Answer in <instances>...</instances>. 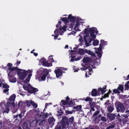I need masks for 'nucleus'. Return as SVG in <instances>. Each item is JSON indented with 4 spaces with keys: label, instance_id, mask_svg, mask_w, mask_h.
<instances>
[{
    "label": "nucleus",
    "instance_id": "nucleus-6",
    "mask_svg": "<svg viewBox=\"0 0 129 129\" xmlns=\"http://www.w3.org/2000/svg\"><path fill=\"white\" fill-rule=\"evenodd\" d=\"M11 104V102L8 101L7 103V106H6L4 102L1 103H0V111L3 113H8L9 111V108Z\"/></svg>",
    "mask_w": 129,
    "mask_h": 129
},
{
    "label": "nucleus",
    "instance_id": "nucleus-43",
    "mask_svg": "<svg viewBox=\"0 0 129 129\" xmlns=\"http://www.w3.org/2000/svg\"><path fill=\"white\" fill-rule=\"evenodd\" d=\"M52 56H50L48 58L49 59V61H51L52 62H53L54 60L52 58Z\"/></svg>",
    "mask_w": 129,
    "mask_h": 129
},
{
    "label": "nucleus",
    "instance_id": "nucleus-44",
    "mask_svg": "<svg viewBox=\"0 0 129 129\" xmlns=\"http://www.w3.org/2000/svg\"><path fill=\"white\" fill-rule=\"evenodd\" d=\"M21 61H20L17 60V62L15 64V65L16 66H18L19 64L20 63Z\"/></svg>",
    "mask_w": 129,
    "mask_h": 129
},
{
    "label": "nucleus",
    "instance_id": "nucleus-24",
    "mask_svg": "<svg viewBox=\"0 0 129 129\" xmlns=\"http://www.w3.org/2000/svg\"><path fill=\"white\" fill-rule=\"evenodd\" d=\"M49 123L51 124V125H53L54 124V122L55 121V119L53 117H50L48 119Z\"/></svg>",
    "mask_w": 129,
    "mask_h": 129
},
{
    "label": "nucleus",
    "instance_id": "nucleus-59",
    "mask_svg": "<svg viewBox=\"0 0 129 129\" xmlns=\"http://www.w3.org/2000/svg\"><path fill=\"white\" fill-rule=\"evenodd\" d=\"M123 116H124L125 118H126L128 117V115H123Z\"/></svg>",
    "mask_w": 129,
    "mask_h": 129
},
{
    "label": "nucleus",
    "instance_id": "nucleus-9",
    "mask_svg": "<svg viewBox=\"0 0 129 129\" xmlns=\"http://www.w3.org/2000/svg\"><path fill=\"white\" fill-rule=\"evenodd\" d=\"M47 117V116L46 114H43L39 112L35 116V117L36 119V122H38L40 121L41 122L44 121V119Z\"/></svg>",
    "mask_w": 129,
    "mask_h": 129
},
{
    "label": "nucleus",
    "instance_id": "nucleus-1",
    "mask_svg": "<svg viewBox=\"0 0 129 129\" xmlns=\"http://www.w3.org/2000/svg\"><path fill=\"white\" fill-rule=\"evenodd\" d=\"M88 31L90 33V35L88 33V29H84V39L85 41V45L87 47L90 45L89 44L91 43L92 41L93 40V45L95 46L98 45L99 43V41L97 40H94L96 38V36L94 35V33H97L98 31L96 28L95 27L90 28H88Z\"/></svg>",
    "mask_w": 129,
    "mask_h": 129
},
{
    "label": "nucleus",
    "instance_id": "nucleus-42",
    "mask_svg": "<svg viewBox=\"0 0 129 129\" xmlns=\"http://www.w3.org/2000/svg\"><path fill=\"white\" fill-rule=\"evenodd\" d=\"M75 57L74 55H71V59L70 60V61L73 62V61L75 59Z\"/></svg>",
    "mask_w": 129,
    "mask_h": 129
},
{
    "label": "nucleus",
    "instance_id": "nucleus-32",
    "mask_svg": "<svg viewBox=\"0 0 129 129\" xmlns=\"http://www.w3.org/2000/svg\"><path fill=\"white\" fill-rule=\"evenodd\" d=\"M82 100H84V98L83 99H82ZM85 101L87 102V101H92V99L89 97H87L86 98L85 100Z\"/></svg>",
    "mask_w": 129,
    "mask_h": 129
},
{
    "label": "nucleus",
    "instance_id": "nucleus-20",
    "mask_svg": "<svg viewBox=\"0 0 129 129\" xmlns=\"http://www.w3.org/2000/svg\"><path fill=\"white\" fill-rule=\"evenodd\" d=\"M8 78L10 82L14 83L17 81V79L15 77H8Z\"/></svg>",
    "mask_w": 129,
    "mask_h": 129
},
{
    "label": "nucleus",
    "instance_id": "nucleus-58",
    "mask_svg": "<svg viewBox=\"0 0 129 129\" xmlns=\"http://www.w3.org/2000/svg\"><path fill=\"white\" fill-rule=\"evenodd\" d=\"M69 100V98L68 97V96H67L66 98V101L67 102H68V101Z\"/></svg>",
    "mask_w": 129,
    "mask_h": 129
},
{
    "label": "nucleus",
    "instance_id": "nucleus-16",
    "mask_svg": "<svg viewBox=\"0 0 129 129\" xmlns=\"http://www.w3.org/2000/svg\"><path fill=\"white\" fill-rule=\"evenodd\" d=\"M8 70H9V71H11L12 70H18V72L17 73V74L18 73V72L20 71V70L21 69H19L17 67H12V63H9L8 64Z\"/></svg>",
    "mask_w": 129,
    "mask_h": 129
},
{
    "label": "nucleus",
    "instance_id": "nucleus-34",
    "mask_svg": "<svg viewBox=\"0 0 129 129\" xmlns=\"http://www.w3.org/2000/svg\"><path fill=\"white\" fill-rule=\"evenodd\" d=\"M115 126V124H112L111 125L108 126L106 129H110L114 128Z\"/></svg>",
    "mask_w": 129,
    "mask_h": 129
},
{
    "label": "nucleus",
    "instance_id": "nucleus-37",
    "mask_svg": "<svg viewBox=\"0 0 129 129\" xmlns=\"http://www.w3.org/2000/svg\"><path fill=\"white\" fill-rule=\"evenodd\" d=\"M69 27L68 28V30H72L73 27V25L72 24V23L71 22L69 24Z\"/></svg>",
    "mask_w": 129,
    "mask_h": 129
},
{
    "label": "nucleus",
    "instance_id": "nucleus-36",
    "mask_svg": "<svg viewBox=\"0 0 129 129\" xmlns=\"http://www.w3.org/2000/svg\"><path fill=\"white\" fill-rule=\"evenodd\" d=\"M61 103H62L63 105H65L68 104V102H67L66 100H62L61 102Z\"/></svg>",
    "mask_w": 129,
    "mask_h": 129
},
{
    "label": "nucleus",
    "instance_id": "nucleus-2",
    "mask_svg": "<svg viewBox=\"0 0 129 129\" xmlns=\"http://www.w3.org/2000/svg\"><path fill=\"white\" fill-rule=\"evenodd\" d=\"M33 70H28L27 71L23 69H20L18 73V76L19 79L20 80L23 81L22 82L21 81L19 83L23 85V87L25 86V87L28 88L29 87L26 86V84H28L27 83L30 80L31 77L32 75Z\"/></svg>",
    "mask_w": 129,
    "mask_h": 129
},
{
    "label": "nucleus",
    "instance_id": "nucleus-3",
    "mask_svg": "<svg viewBox=\"0 0 129 129\" xmlns=\"http://www.w3.org/2000/svg\"><path fill=\"white\" fill-rule=\"evenodd\" d=\"M62 21L63 22H62L59 21L58 23L56 25V27H59V30L56 29L54 31L55 35H52V36L54 37V39L56 40L58 36V34L60 35H62L63 33L66 31L67 26L66 23L67 22V20L66 18H63L62 19Z\"/></svg>",
    "mask_w": 129,
    "mask_h": 129
},
{
    "label": "nucleus",
    "instance_id": "nucleus-35",
    "mask_svg": "<svg viewBox=\"0 0 129 129\" xmlns=\"http://www.w3.org/2000/svg\"><path fill=\"white\" fill-rule=\"evenodd\" d=\"M111 91L109 90L108 93L106 94H105L104 96H103V98H105L106 97H108L109 94H110V92Z\"/></svg>",
    "mask_w": 129,
    "mask_h": 129
},
{
    "label": "nucleus",
    "instance_id": "nucleus-21",
    "mask_svg": "<svg viewBox=\"0 0 129 129\" xmlns=\"http://www.w3.org/2000/svg\"><path fill=\"white\" fill-rule=\"evenodd\" d=\"M11 105L12 107H13L14 109H12V111L13 113L16 112L18 109L17 105H15V103L14 102H13L11 103Z\"/></svg>",
    "mask_w": 129,
    "mask_h": 129
},
{
    "label": "nucleus",
    "instance_id": "nucleus-5",
    "mask_svg": "<svg viewBox=\"0 0 129 129\" xmlns=\"http://www.w3.org/2000/svg\"><path fill=\"white\" fill-rule=\"evenodd\" d=\"M48 73L49 72L47 69H44L42 68H40L37 71V73L36 75V79L39 81L41 80L44 81L45 80L46 76Z\"/></svg>",
    "mask_w": 129,
    "mask_h": 129
},
{
    "label": "nucleus",
    "instance_id": "nucleus-51",
    "mask_svg": "<svg viewBox=\"0 0 129 129\" xmlns=\"http://www.w3.org/2000/svg\"><path fill=\"white\" fill-rule=\"evenodd\" d=\"M83 37L80 36V38L79 40V41L80 42H82L83 41Z\"/></svg>",
    "mask_w": 129,
    "mask_h": 129
},
{
    "label": "nucleus",
    "instance_id": "nucleus-54",
    "mask_svg": "<svg viewBox=\"0 0 129 129\" xmlns=\"http://www.w3.org/2000/svg\"><path fill=\"white\" fill-rule=\"evenodd\" d=\"M76 52L74 50H71V53L70 54H72L73 53L74 54Z\"/></svg>",
    "mask_w": 129,
    "mask_h": 129
},
{
    "label": "nucleus",
    "instance_id": "nucleus-11",
    "mask_svg": "<svg viewBox=\"0 0 129 129\" xmlns=\"http://www.w3.org/2000/svg\"><path fill=\"white\" fill-rule=\"evenodd\" d=\"M82 65L83 67V68H81V70H84L86 69H88L89 71V72L87 71L86 72V73L85 74V76L86 77H88L87 76V74L88 75H91V74L92 73V65H90L89 67L87 66H84V64L83 63L82 64Z\"/></svg>",
    "mask_w": 129,
    "mask_h": 129
},
{
    "label": "nucleus",
    "instance_id": "nucleus-41",
    "mask_svg": "<svg viewBox=\"0 0 129 129\" xmlns=\"http://www.w3.org/2000/svg\"><path fill=\"white\" fill-rule=\"evenodd\" d=\"M118 89H115L113 90V92L115 93H119L120 92Z\"/></svg>",
    "mask_w": 129,
    "mask_h": 129
},
{
    "label": "nucleus",
    "instance_id": "nucleus-40",
    "mask_svg": "<svg viewBox=\"0 0 129 129\" xmlns=\"http://www.w3.org/2000/svg\"><path fill=\"white\" fill-rule=\"evenodd\" d=\"M31 104L33 106L34 108H36L37 107V105L33 101L31 102Z\"/></svg>",
    "mask_w": 129,
    "mask_h": 129
},
{
    "label": "nucleus",
    "instance_id": "nucleus-56",
    "mask_svg": "<svg viewBox=\"0 0 129 129\" xmlns=\"http://www.w3.org/2000/svg\"><path fill=\"white\" fill-rule=\"evenodd\" d=\"M55 129H61V127L60 126H58L56 127Z\"/></svg>",
    "mask_w": 129,
    "mask_h": 129
},
{
    "label": "nucleus",
    "instance_id": "nucleus-62",
    "mask_svg": "<svg viewBox=\"0 0 129 129\" xmlns=\"http://www.w3.org/2000/svg\"><path fill=\"white\" fill-rule=\"evenodd\" d=\"M129 79V75H128L127 76V78L126 79V80H128Z\"/></svg>",
    "mask_w": 129,
    "mask_h": 129
},
{
    "label": "nucleus",
    "instance_id": "nucleus-28",
    "mask_svg": "<svg viewBox=\"0 0 129 129\" xmlns=\"http://www.w3.org/2000/svg\"><path fill=\"white\" fill-rule=\"evenodd\" d=\"M108 111L110 112H111L114 109L113 106L112 105L108 106L107 107Z\"/></svg>",
    "mask_w": 129,
    "mask_h": 129
},
{
    "label": "nucleus",
    "instance_id": "nucleus-48",
    "mask_svg": "<svg viewBox=\"0 0 129 129\" xmlns=\"http://www.w3.org/2000/svg\"><path fill=\"white\" fill-rule=\"evenodd\" d=\"M52 105V103H46L45 104V109L46 108V107H47V106H49L50 105Z\"/></svg>",
    "mask_w": 129,
    "mask_h": 129
},
{
    "label": "nucleus",
    "instance_id": "nucleus-26",
    "mask_svg": "<svg viewBox=\"0 0 129 129\" xmlns=\"http://www.w3.org/2000/svg\"><path fill=\"white\" fill-rule=\"evenodd\" d=\"M86 53L88 54L89 55H91L92 56H94L95 55V54L92 51H91L90 50H88L86 49Z\"/></svg>",
    "mask_w": 129,
    "mask_h": 129
},
{
    "label": "nucleus",
    "instance_id": "nucleus-23",
    "mask_svg": "<svg viewBox=\"0 0 129 129\" xmlns=\"http://www.w3.org/2000/svg\"><path fill=\"white\" fill-rule=\"evenodd\" d=\"M115 116L116 115L115 114H110L108 115V117L109 119L112 120L114 119Z\"/></svg>",
    "mask_w": 129,
    "mask_h": 129
},
{
    "label": "nucleus",
    "instance_id": "nucleus-29",
    "mask_svg": "<svg viewBox=\"0 0 129 129\" xmlns=\"http://www.w3.org/2000/svg\"><path fill=\"white\" fill-rule=\"evenodd\" d=\"M91 95L92 96H95L97 95L96 90L95 89H93L92 90Z\"/></svg>",
    "mask_w": 129,
    "mask_h": 129
},
{
    "label": "nucleus",
    "instance_id": "nucleus-52",
    "mask_svg": "<svg viewBox=\"0 0 129 129\" xmlns=\"http://www.w3.org/2000/svg\"><path fill=\"white\" fill-rule=\"evenodd\" d=\"M99 113V112L98 111L95 112L94 114H93V116H95L97 115Z\"/></svg>",
    "mask_w": 129,
    "mask_h": 129
},
{
    "label": "nucleus",
    "instance_id": "nucleus-60",
    "mask_svg": "<svg viewBox=\"0 0 129 129\" xmlns=\"http://www.w3.org/2000/svg\"><path fill=\"white\" fill-rule=\"evenodd\" d=\"M2 122L1 121H0V128H1L2 126Z\"/></svg>",
    "mask_w": 129,
    "mask_h": 129
},
{
    "label": "nucleus",
    "instance_id": "nucleus-33",
    "mask_svg": "<svg viewBox=\"0 0 129 129\" xmlns=\"http://www.w3.org/2000/svg\"><path fill=\"white\" fill-rule=\"evenodd\" d=\"M117 89L118 90L122 91V92H123V87L122 85H120L118 87Z\"/></svg>",
    "mask_w": 129,
    "mask_h": 129
},
{
    "label": "nucleus",
    "instance_id": "nucleus-64",
    "mask_svg": "<svg viewBox=\"0 0 129 129\" xmlns=\"http://www.w3.org/2000/svg\"><path fill=\"white\" fill-rule=\"evenodd\" d=\"M121 118H119L118 119V121H121Z\"/></svg>",
    "mask_w": 129,
    "mask_h": 129
},
{
    "label": "nucleus",
    "instance_id": "nucleus-39",
    "mask_svg": "<svg viewBox=\"0 0 129 129\" xmlns=\"http://www.w3.org/2000/svg\"><path fill=\"white\" fill-rule=\"evenodd\" d=\"M81 106L80 105L77 107H75V109H76L78 111H80L81 110Z\"/></svg>",
    "mask_w": 129,
    "mask_h": 129
},
{
    "label": "nucleus",
    "instance_id": "nucleus-12",
    "mask_svg": "<svg viewBox=\"0 0 129 129\" xmlns=\"http://www.w3.org/2000/svg\"><path fill=\"white\" fill-rule=\"evenodd\" d=\"M26 86H28L29 87L27 88L25 87V86H24V89L25 90H27L28 92L33 93L38 91V89L37 88L32 87L29 84H26Z\"/></svg>",
    "mask_w": 129,
    "mask_h": 129
},
{
    "label": "nucleus",
    "instance_id": "nucleus-15",
    "mask_svg": "<svg viewBox=\"0 0 129 129\" xmlns=\"http://www.w3.org/2000/svg\"><path fill=\"white\" fill-rule=\"evenodd\" d=\"M2 86L4 88H5L3 91L5 93L7 92V93H8V91L9 90L8 88L9 87V86L6 83H4L0 82V87H1Z\"/></svg>",
    "mask_w": 129,
    "mask_h": 129
},
{
    "label": "nucleus",
    "instance_id": "nucleus-17",
    "mask_svg": "<svg viewBox=\"0 0 129 129\" xmlns=\"http://www.w3.org/2000/svg\"><path fill=\"white\" fill-rule=\"evenodd\" d=\"M30 123L29 121H26L23 124V129H30Z\"/></svg>",
    "mask_w": 129,
    "mask_h": 129
},
{
    "label": "nucleus",
    "instance_id": "nucleus-38",
    "mask_svg": "<svg viewBox=\"0 0 129 129\" xmlns=\"http://www.w3.org/2000/svg\"><path fill=\"white\" fill-rule=\"evenodd\" d=\"M31 102H33L32 101H26V103H27V105L28 106H30L31 104Z\"/></svg>",
    "mask_w": 129,
    "mask_h": 129
},
{
    "label": "nucleus",
    "instance_id": "nucleus-27",
    "mask_svg": "<svg viewBox=\"0 0 129 129\" xmlns=\"http://www.w3.org/2000/svg\"><path fill=\"white\" fill-rule=\"evenodd\" d=\"M15 97L16 96L15 94H13L9 98V101H14L15 100Z\"/></svg>",
    "mask_w": 129,
    "mask_h": 129
},
{
    "label": "nucleus",
    "instance_id": "nucleus-31",
    "mask_svg": "<svg viewBox=\"0 0 129 129\" xmlns=\"http://www.w3.org/2000/svg\"><path fill=\"white\" fill-rule=\"evenodd\" d=\"M100 117L101 115H99L97 116L95 119V122L97 123L99 122L100 121Z\"/></svg>",
    "mask_w": 129,
    "mask_h": 129
},
{
    "label": "nucleus",
    "instance_id": "nucleus-55",
    "mask_svg": "<svg viewBox=\"0 0 129 129\" xmlns=\"http://www.w3.org/2000/svg\"><path fill=\"white\" fill-rule=\"evenodd\" d=\"M81 58L80 57H79L75 59V60L77 61V60H80V59Z\"/></svg>",
    "mask_w": 129,
    "mask_h": 129
},
{
    "label": "nucleus",
    "instance_id": "nucleus-30",
    "mask_svg": "<svg viewBox=\"0 0 129 129\" xmlns=\"http://www.w3.org/2000/svg\"><path fill=\"white\" fill-rule=\"evenodd\" d=\"M69 125V123L68 122H66L63 123L62 125V128H67Z\"/></svg>",
    "mask_w": 129,
    "mask_h": 129
},
{
    "label": "nucleus",
    "instance_id": "nucleus-13",
    "mask_svg": "<svg viewBox=\"0 0 129 129\" xmlns=\"http://www.w3.org/2000/svg\"><path fill=\"white\" fill-rule=\"evenodd\" d=\"M115 105L117 107V112H118L120 110L122 112H123L124 111V107L121 103L119 102H116L115 104Z\"/></svg>",
    "mask_w": 129,
    "mask_h": 129
},
{
    "label": "nucleus",
    "instance_id": "nucleus-46",
    "mask_svg": "<svg viewBox=\"0 0 129 129\" xmlns=\"http://www.w3.org/2000/svg\"><path fill=\"white\" fill-rule=\"evenodd\" d=\"M128 84H129V81H128L127 82V83L125 84V86L126 88H129V85Z\"/></svg>",
    "mask_w": 129,
    "mask_h": 129
},
{
    "label": "nucleus",
    "instance_id": "nucleus-19",
    "mask_svg": "<svg viewBox=\"0 0 129 129\" xmlns=\"http://www.w3.org/2000/svg\"><path fill=\"white\" fill-rule=\"evenodd\" d=\"M15 70H12L9 71L8 73V77H14L16 74V72L15 71ZM7 71L8 72V70Z\"/></svg>",
    "mask_w": 129,
    "mask_h": 129
},
{
    "label": "nucleus",
    "instance_id": "nucleus-63",
    "mask_svg": "<svg viewBox=\"0 0 129 129\" xmlns=\"http://www.w3.org/2000/svg\"><path fill=\"white\" fill-rule=\"evenodd\" d=\"M125 113L128 114L129 113V110L126 111Z\"/></svg>",
    "mask_w": 129,
    "mask_h": 129
},
{
    "label": "nucleus",
    "instance_id": "nucleus-45",
    "mask_svg": "<svg viewBox=\"0 0 129 129\" xmlns=\"http://www.w3.org/2000/svg\"><path fill=\"white\" fill-rule=\"evenodd\" d=\"M73 103L72 101H70L69 102H68V105L69 107L73 105Z\"/></svg>",
    "mask_w": 129,
    "mask_h": 129
},
{
    "label": "nucleus",
    "instance_id": "nucleus-4",
    "mask_svg": "<svg viewBox=\"0 0 129 129\" xmlns=\"http://www.w3.org/2000/svg\"><path fill=\"white\" fill-rule=\"evenodd\" d=\"M68 19L70 20L74 30L77 31H81L83 26L82 21L78 20L77 17L72 16L71 14L69 15Z\"/></svg>",
    "mask_w": 129,
    "mask_h": 129
},
{
    "label": "nucleus",
    "instance_id": "nucleus-53",
    "mask_svg": "<svg viewBox=\"0 0 129 129\" xmlns=\"http://www.w3.org/2000/svg\"><path fill=\"white\" fill-rule=\"evenodd\" d=\"M66 113L67 114H72V112L71 111H70L68 110H66Z\"/></svg>",
    "mask_w": 129,
    "mask_h": 129
},
{
    "label": "nucleus",
    "instance_id": "nucleus-57",
    "mask_svg": "<svg viewBox=\"0 0 129 129\" xmlns=\"http://www.w3.org/2000/svg\"><path fill=\"white\" fill-rule=\"evenodd\" d=\"M95 110L93 108H91V110H90V111H94Z\"/></svg>",
    "mask_w": 129,
    "mask_h": 129
},
{
    "label": "nucleus",
    "instance_id": "nucleus-61",
    "mask_svg": "<svg viewBox=\"0 0 129 129\" xmlns=\"http://www.w3.org/2000/svg\"><path fill=\"white\" fill-rule=\"evenodd\" d=\"M34 55H35V56H37V55H38V54H37V53H35L34 52Z\"/></svg>",
    "mask_w": 129,
    "mask_h": 129
},
{
    "label": "nucleus",
    "instance_id": "nucleus-8",
    "mask_svg": "<svg viewBox=\"0 0 129 129\" xmlns=\"http://www.w3.org/2000/svg\"><path fill=\"white\" fill-rule=\"evenodd\" d=\"M18 107L20 108L21 111V114H19L18 116L20 118H21L24 115V114L26 111V110L24 109L26 106L25 102L20 101L18 103Z\"/></svg>",
    "mask_w": 129,
    "mask_h": 129
},
{
    "label": "nucleus",
    "instance_id": "nucleus-18",
    "mask_svg": "<svg viewBox=\"0 0 129 129\" xmlns=\"http://www.w3.org/2000/svg\"><path fill=\"white\" fill-rule=\"evenodd\" d=\"M82 61L86 65H87V64H89L91 62V59L90 57H85L83 59Z\"/></svg>",
    "mask_w": 129,
    "mask_h": 129
},
{
    "label": "nucleus",
    "instance_id": "nucleus-47",
    "mask_svg": "<svg viewBox=\"0 0 129 129\" xmlns=\"http://www.w3.org/2000/svg\"><path fill=\"white\" fill-rule=\"evenodd\" d=\"M73 68L74 70L75 71L74 72H77L78 70V69L77 68H76V67H75V66H73Z\"/></svg>",
    "mask_w": 129,
    "mask_h": 129
},
{
    "label": "nucleus",
    "instance_id": "nucleus-25",
    "mask_svg": "<svg viewBox=\"0 0 129 129\" xmlns=\"http://www.w3.org/2000/svg\"><path fill=\"white\" fill-rule=\"evenodd\" d=\"M78 54L80 55H83L86 53V49L83 50L82 49H79L78 51Z\"/></svg>",
    "mask_w": 129,
    "mask_h": 129
},
{
    "label": "nucleus",
    "instance_id": "nucleus-22",
    "mask_svg": "<svg viewBox=\"0 0 129 129\" xmlns=\"http://www.w3.org/2000/svg\"><path fill=\"white\" fill-rule=\"evenodd\" d=\"M106 86L105 85L103 87V88H99L98 89V90L99 91H101L102 93L103 94L106 92Z\"/></svg>",
    "mask_w": 129,
    "mask_h": 129
},
{
    "label": "nucleus",
    "instance_id": "nucleus-50",
    "mask_svg": "<svg viewBox=\"0 0 129 129\" xmlns=\"http://www.w3.org/2000/svg\"><path fill=\"white\" fill-rule=\"evenodd\" d=\"M74 119V117H72L71 118H70L69 119V121L71 122H72L73 121Z\"/></svg>",
    "mask_w": 129,
    "mask_h": 129
},
{
    "label": "nucleus",
    "instance_id": "nucleus-49",
    "mask_svg": "<svg viewBox=\"0 0 129 129\" xmlns=\"http://www.w3.org/2000/svg\"><path fill=\"white\" fill-rule=\"evenodd\" d=\"M101 119L102 120L105 121H106L107 120L106 118L103 116H102L101 117Z\"/></svg>",
    "mask_w": 129,
    "mask_h": 129
},
{
    "label": "nucleus",
    "instance_id": "nucleus-10",
    "mask_svg": "<svg viewBox=\"0 0 129 129\" xmlns=\"http://www.w3.org/2000/svg\"><path fill=\"white\" fill-rule=\"evenodd\" d=\"M67 70V69L63 68L62 67L56 68L54 71L56 77L57 78H59L62 75V73L64 72V70Z\"/></svg>",
    "mask_w": 129,
    "mask_h": 129
},
{
    "label": "nucleus",
    "instance_id": "nucleus-7",
    "mask_svg": "<svg viewBox=\"0 0 129 129\" xmlns=\"http://www.w3.org/2000/svg\"><path fill=\"white\" fill-rule=\"evenodd\" d=\"M100 42V46L99 48L98 49L95 48H94L96 50L95 52L99 58H100L101 57L102 55V47L101 46H105L107 44V42L106 41H104L103 40H101Z\"/></svg>",
    "mask_w": 129,
    "mask_h": 129
},
{
    "label": "nucleus",
    "instance_id": "nucleus-14",
    "mask_svg": "<svg viewBox=\"0 0 129 129\" xmlns=\"http://www.w3.org/2000/svg\"><path fill=\"white\" fill-rule=\"evenodd\" d=\"M40 63L47 67H50L52 66L51 64L49 63L46 61V60L44 58H42L40 60Z\"/></svg>",
    "mask_w": 129,
    "mask_h": 129
}]
</instances>
